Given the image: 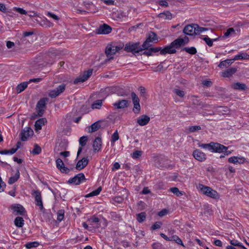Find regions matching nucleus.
<instances>
[{"instance_id": "obj_33", "label": "nucleus", "mask_w": 249, "mask_h": 249, "mask_svg": "<svg viewBox=\"0 0 249 249\" xmlns=\"http://www.w3.org/2000/svg\"><path fill=\"white\" fill-rule=\"evenodd\" d=\"M104 100H97L95 101L92 105V109H100L102 105Z\"/></svg>"}, {"instance_id": "obj_25", "label": "nucleus", "mask_w": 249, "mask_h": 249, "mask_svg": "<svg viewBox=\"0 0 249 249\" xmlns=\"http://www.w3.org/2000/svg\"><path fill=\"white\" fill-rule=\"evenodd\" d=\"M231 87L234 89L243 91L247 89V87L246 84L239 82H236L232 84L231 85Z\"/></svg>"}, {"instance_id": "obj_2", "label": "nucleus", "mask_w": 249, "mask_h": 249, "mask_svg": "<svg viewBox=\"0 0 249 249\" xmlns=\"http://www.w3.org/2000/svg\"><path fill=\"white\" fill-rule=\"evenodd\" d=\"M206 28L200 27L197 24L188 25L186 26L183 31V32L187 35L193 36L194 35H198L203 31L207 30Z\"/></svg>"}, {"instance_id": "obj_48", "label": "nucleus", "mask_w": 249, "mask_h": 249, "mask_svg": "<svg viewBox=\"0 0 249 249\" xmlns=\"http://www.w3.org/2000/svg\"><path fill=\"white\" fill-rule=\"evenodd\" d=\"M64 211L63 210H59L57 212V219L58 221H61L64 218Z\"/></svg>"}, {"instance_id": "obj_58", "label": "nucleus", "mask_w": 249, "mask_h": 249, "mask_svg": "<svg viewBox=\"0 0 249 249\" xmlns=\"http://www.w3.org/2000/svg\"><path fill=\"white\" fill-rule=\"evenodd\" d=\"M230 243L232 246L239 247V246H241V243L238 242L236 240L233 239V240H231L230 241Z\"/></svg>"}, {"instance_id": "obj_35", "label": "nucleus", "mask_w": 249, "mask_h": 249, "mask_svg": "<svg viewBox=\"0 0 249 249\" xmlns=\"http://www.w3.org/2000/svg\"><path fill=\"white\" fill-rule=\"evenodd\" d=\"M101 191H102V187H99L96 190H95L94 191H93L91 193L87 194L86 196V197H91V196H97V195H98L100 193Z\"/></svg>"}, {"instance_id": "obj_18", "label": "nucleus", "mask_w": 249, "mask_h": 249, "mask_svg": "<svg viewBox=\"0 0 249 249\" xmlns=\"http://www.w3.org/2000/svg\"><path fill=\"white\" fill-rule=\"evenodd\" d=\"M116 51L114 47V45L112 44H108L105 50V53L107 57H109V59H112L113 57L112 56L116 53Z\"/></svg>"}, {"instance_id": "obj_49", "label": "nucleus", "mask_w": 249, "mask_h": 249, "mask_svg": "<svg viewBox=\"0 0 249 249\" xmlns=\"http://www.w3.org/2000/svg\"><path fill=\"white\" fill-rule=\"evenodd\" d=\"M142 154V151L137 150L134 151L132 154V158L133 159H137L141 157Z\"/></svg>"}, {"instance_id": "obj_56", "label": "nucleus", "mask_w": 249, "mask_h": 249, "mask_svg": "<svg viewBox=\"0 0 249 249\" xmlns=\"http://www.w3.org/2000/svg\"><path fill=\"white\" fill-rule=\"evenodd\" d=\"M228 162L234 164H237V157L233 156L229 158Z\"/></svg>"}, {"instance_id": "obj_32", "label": "nucleus", "mask_w": 249, "mask_h": 249, "mask_svg": "<svg viewBox=\"0 0 249 249\" xmlns=\"http://www.w3.org/2000/svg\"><path fill=\"white\" fill-rule=\"evenodd\" d=\"M14 223L15 225L19 228H21L24 225V220L21 217H17L15 218Z\"/></svg>"}, {"instance_id": "obj_15", "label": "nucleus", "mask_w": 249, "mask_h": 249, "mask_svg": "<svg viewBox=\"0 0 249 249\" xmlns=\"http://www.w3.org/2000/svg\"><path fill=\"white\" fill-rule=\"evenodd\" d=\"M194 158L199 161H203L206 160V154L199 149H196L193 153Z\"/></svg>"}, {"instance_id": "obj_14", "label": "nucleus", "mask_w": 249, "mask_h": 249, "mask_svg": "<svg viewBox=\"0 0 249 249\" xmlns=\"http://www.w3.org/2000/svg\"><path fill=\"white\" fill-rule=\"evenodd\" d=\"M56 165L58 169L62 173L68 174L71 171V169L65 166L63 161L60 158L56 160Z\"/></svg>"}, {"instance_id": "obj_62", "label": "nucleus", "mask_w": 249, "mask_h": 249, "mask_svg": "<svg viewBox=\"0 0 249 249\" xmlns=\"http://www.w3.org/2000/svg\"><path fill=\"white\" fill-rule=\"evenodd\" d=\"M159 4L161 6L168 7V3L165 0H161L159 2Z\"/></svg>"}, {"instance_id": "obj_7", "label": "nucleus", "mask_w": 249, "mask_h": 249, "mask_svg": "<svg viewBox=\"0 0 249 249\" xmlns=\"http://www.w3.org/2000/svg\"><path fill=\"white\" fill-rule=\"evenodd\" d=\"M87 179L83 173H79L75 175L74 177L70 178L68 181V183L72 184L75 185H78L81 183L86 181Z\"/></svg>"}, {"instance_id": "obj_28", "label": "nucleus", "mask_w": 249, "mask_h": 249, "mask_svg": "<svg viewBox=\"0 0 249 249\" xmlns=\"http://www.w3.org/2000/svg\"><path fill=\"white\" fill-rule=\"evenodd\" d=\"M28 84V82H23L18 84L16 87L17 92L18 93H20L24 90L27 87Z\"/></svg>"}, {"instance_id": "obj_60", "label": "nucleus", "mask_w": 249, "mask_h": 249, "mask_svg": "<svg viewBox=\"0 0 249 249\" xmlns=\"http://www.w3.org/2000/svg\"><path fill=\"white\" fill-rule=\"evenodd\" d=\"M237 163L239 164H242L245 162L246 160L244 157H237Z\"/></svg>"}, {"instance_id": "obj_4", "label": "nucleus", "mask_w": 249, "mask_h": 249, "mask_svg": "<svg viewBox=\"0 0 249 249\" xmlns=\"http://www.w3.org/2000/svg\"><path fill=\"white\" fill-rule=\"evenodd\" d=\"M145 49L142 47V45L141 46L139 42L134 43L129 42L125 44L124 50L127 52H131L136 55V53H139Z\"/></svg>"}, {"instance_id": "obj_11", "label": "nucleus", "mask_w": 249, "mask_h": 249, "mask_svg": "<svg viewBox=\"0 0 249 249\" xmlns=\"http://www.w3.org/2000/svg\"><path fill=\"white\" fill-rule=\"evenodd\" d=\"M34 134L33 130L29 127H26L23 129H22L20 133V140L22 141H26Z\"/></svg>"}, {"instance_id": "obj_6", "label": "nucleus", "mask_w": 249, "mask_h": 249, "mask_svg": "<svg viewBox=\"0 0 249 249\" xmlns=\"http://www.w3.org/2000/svg\"><path fill=\"white\" fill-rule=\"evenodd\" d=\"M157 41H158V37L157 34L155 32L150 31L148 33L147 38L142 44V47L144 49H147L151 46V44H150V42Z\"/></svg>"}, {"instance_id": "obj_22", "label": "nucleus", "mask_w": 249, "mask_h": 249, "mask_svg": "<svg viewBox=\"0 0 249 249\" xmlns=\"http://www.w3.org/2000/svg\"><path fill=\"white\" fill-rule=\"evenodd\" d=\"M47 122V120L46 118H41L35 122V130L36 131H37L38 130H40L42 128V126L44 125Z\"/></svg>"}, {"instance_id": "obj_43", "label": "nucleus", "mask_w": 249, "mask_h": 249, "mask_svg": "<svg viewBox=\"0 0 249 249\" xmlns=\"http://www.w3.org/2000/svg\"><path fill=\"white\" fill-rule=\"evenodd\" d=\"M119 139V136L117 130H116L111 136V142L114 143Z\"/></svg>"}, {"instance_id": "obj_12", "label": "nucleus", "mask_w": 249, "mask_h": 249, "mask_svg": "<svg viewBox=\"0 0 249 249\" xmlns=\"http://www.w3.org/2000/svg\"><path fill=\"white\" fill-rule=\"evenodd\" d=\"M11 207L15 215H24L26 213L25 208L20 204H15L11 205Z\"/></svg>"}, {"instance_id": "obj_53", "label": "nucleus", "mask_w": 249, "mask_h": 249, "mask_svg": "<svg viewBox=\"0 0 249 249\" xmlns=\"http://www.w3.org/2000/svg\"><path fill=\"white\" fill-rule=\"evenodd\" d=\"M174 91L178 96L180 97H183L185 95L184 92L183 90L175 89Z\"/></svg>"}, {"instance_id": "obj_10", "label": "nucleus", "mask_w": 249, "mask_h": 249, "mask_svg": "<svg viewBox=\"0 0 249 249\" xmlns=\"http://www.w3.org/2000/svg\"><path fill=\"white\" fill-rule=\"evenodd\" d=\"M66 85L62 84L54 89L50 90L49 96L51 98H55L62 93L65 89Z\"/></svg>"}, {"instance_id": "obj_26", "label": "nucleus", "mask_w": 249, "mask_h": 249, "mask_svg": "<svg viewBox=\"0 0 249 249\" xmlns=\"http://www.w3.org/2000/svg\"><path fill=\"white\" fill-rule=\"evenodd\" d=\"M20 177L19 169H17L14 176H11L8 181L9 184H13L18 180Z\"/></svg>"}, {"instance_id": "obj_37", "label": "nucleus", "mask_w": 249, "mask_h": 249, "mask_svg": "<svg viewBox=\"0 0 249 249\" xmlns=\"http://www.w3.org/2000/svg\"><path fill=\"white\" fill-rule=\"evenodd\" d=\"M182 51H185L187 53L191 54H195L197 52L196 49L194 47H185L182 49Z\"/></svg>"}, {"instance_id": "obj_50", "label": "nucleus", "mask_w": 249, "mask_h": 249, "mask_svg": "<svg viewBox=\"0 0 249 249\" xmlns=\"http://www.w3.org/2000/svg\"><path fill=\"white\" fill-rule=\"evenodd\" d=\"M162 225V223L160 221H157L155 222L151 227V229L153 230H155L158 229H160Z\"/></svg>"}, {"instance_id": "obj_34", "label": "nucleus", "mask_w": 249, "mask_h": 249, "mask_svg": "<svg viewBox=\"0 0 249 249\" xmlns=\"http://www.w3.org/2000/svg\"><path fill=\"white\" fill-rule=\"evenodd\" d=\"M159 17L167 19H171L172 18V15L169 11H167L165 12L160 13L159 15Z\"/></svg>"}, {"instance_id": "obj_57", "label": "nucleus", "mask_w": 249, "mask_h": 249, "mask_svg": "<svg viewBox=\"0 0 249 249\" xmlns=\"http://www.w3.org/2000/svg\"><path fill=\"white\" fill-rule=\"evenodd\" d=\"M111 215L115 220H119L121 218V216L119 214H118L115 212H111Z\"/></svg>"}, {"instance_id": "obj_20", "label": "nucleus", "mask_w": 249, "mask_h": 249, "mask_svg": "<svg viewBox=\"0 0 249 249\" xmlns=\"http://www.w3.org/2000/svg\"><path fill=\"white\" fill-rule=\"evenodd\" d=\"M128 101L126 100H120L113 104L114 107L118 109L127 107L128 106Z\"/></svg>"}, {"instance_id": "obj_29", "label": "nucleus", "mask_w": 249, "mask_h": 249, "mask_svg": "<svg viewBox=\"0 0 249 249\" xmlns=\"http://www.w3.org/2000/svg\"><path fill=\"white\" fill-rule=\"evenodd\" d=\"M233 58L231 59H226L225 60L221 61L218 66L220 68H222L223 67H227L233 63Z\"/></svg>"}, {"instance_id": "obj_31", "label": "nucleus", "mask_w": 249, "mask_h": 249, "mask_svg": "<svg viewBox=\"0 0 249 249\" xmlns=\"http://www.w3.org/2000/svg\"><path fill=\"white\" fill-rule=\"evenodd\" d=\"M219 38H220V36L218 37V38H214V39H211L210 38L208 37V36H206L203 38V40L205 41V43L209 46L212 47L213 45V42L216 41L218 40Z\"/></svg>"}, {"instance_id": "obj_30", "label": "nucleus", "mask_w": 249, "mask_h": 249, "mask_svg": "<svg viewBox=\"0 0 249 249\" xmlns=\"http://www.w3.org/2000/svg\"><path fill=\"white\" fill-rule=\"evenodd\" d=\"M249 59V55L247 53H240L234 56L233 58L234 61L237 60H243V59Z\"/></svg>"}, {"instance_id": "obj_13", "label": "nucleus", "mask_w": 249, "mask_h": 249, "mask_svg": "<svg viewBox=\"0 0 249 249\" xmlns=\"http://www.w3.org/2000/svg\"><path fill=\"white\" fill-rule=\"evenodd\" d=\"M104 123L103 121H97L93 124H92L90 126L87 127L88 130L87 131L89 133H92L94 132H95L97 131L98 129H99L100 128H103L105 126V125H103L101 124H103Z\"/></svg>"}, {"instance_id": "obj_16", "label": "nucleus", "mask_w": 249, "mask_h": 249, "mask_svg": "<svg viewBox=\"0 0 249 249\" xmlns=\"http://www.w3.org/2000/svg\"><path fill=\"white\" fill-rule=\"evenodd\" d=\"M112 28L109 25L104 24L96 29L98 34H108L111 32Z\"/></svg>"}, {"instance_id": "obj_9", "label": "nucleus", "mask_w": 249, "mask_h": 249, "mask_svg": "<svg viewBox=\"0 0 249 249\" xmlns=\"http://www.w3.org/2000/svg\"><path fill=\"white\" fill-rule=\"evenodd\" d=\"M92 70L89 69L86 71H84L82 75L76 78L73 81L74 84H78L86 81L91 75Z\"/></svg>"}, {"instance_id": "obj_39", "label": "nucleus", "mask_w": 249, "mask_h": 249, "mask_svg": "<svg viewBox=\"0 0 249 249\" xmlns=\"http://www.w3.org/2000/svg\"><path fill=\"white\" fill-rule=\"evenodd\" d=\"M171 241H175L177 244L181 245L183 247H185L183 245L181 239L177 235H173L171 236Z\"/></svg>"}, {"instance_id": "obj_47", "label": "nucleus", "mask_w": 249, "mask_h": 249, "mask_svg": "<svg viewBox=\"0 0 249 249\" xmlns=\"http://www.w3.org/2000/svg\"><path fill=\"white\" fill-rule=\"evenodd\" d=\"M88 141V138L87 136H82L81 137L79 140V144L81 146H84L86 144V142Z\"/></svg>"}, {"instance_id": "obj_27", "label": "nucleus", "mask_w": 249, "mask_h": 249, "mask_svg": "<svg viewBox=\"0 0 249 249\" xmlns=\"http://www.w3.org/2000/svg\"><path fill=\"white\" fill-rule=\"evenodd\" d=\"M183 41L182 38L179 37L172 42V45H174L175 49H178L180 48L181 46L184 45Z\"/></svg>"}, {"instance_id": "obj_5", "label": "nucleus", "mask_w": 249, "mask_h": 249, "mask_svg": "<svg viewBox=\"0 0 249 249\" xmlns=\"http://www.w3.org/2000/svg\"><path fill=\"white\" fill-rule=\"evenodd\" d=\"M48 100L47 98L41 99L37 103L36 107L37 114H35L32 116V119H35L37 117H41L44 114L45 109L46 108V102Z\"/></svg>"}, {"instance_id": "obj_8", "label": "nucleus", "mask_w": 249, "mask_h": 249, "mask_svg": "<svg viewBox=\"0 0 249 249\" xmlns=\"http://www.w3.org/2000/svg\"><path fill=\"white\" fill-rule=\"evenodd\" d=\"M32 195L35 197L36 205L38 206L40 210L42 211L44 209L43 205L41 193L38 190H34Z\"/></svg>"}, {"instance_id": "obj_1", "label": "nucleus", "mask_w": 249, "mask_h": 249, "mask_svg": "<svg viewBox=\"0 0 249 249\" xmlns=\"http://www.w3.org/2000/svg\"><path fill=\"white\" fill-rule=\"evenodd\" d=\"M198 146L207 149L213 153H221L225 152V155H230L231 151L228 150L229 147L218 142H211L209 143L199 144Z\"/></svg>"}, {"instance_id": "obj_17", "label": "nucleus", "mask_w": 249, "mask_h": 249, "mask_svg": "<svg viewBox=\"0 0 249 249\" xmlns=\"http://www.w3.org/2000/svg\"><path fill=\"white\" fill-rule=\"evenodd\" d=\"M176 50L174 45H172V42L168 46H165L164 48H161L160 54L165 55L167 53L172 54L176 53Z\"/></svg>"}, {"instance_id": "obj_59", "label": "nucleus", "mask_w": 249, "mask_h": 249, "mask_svg": "<svg viewBox=\"0 0 249 249\" xmlns=\"http://www.w3.org/2000/svg\"><path fill=\"white\" fill-rule=\"evenodd\" d=\"M197 96H192V100L193 101V103L195 104V105H200V103H201V102H200L197 99Z\"/></svg>"}, {"instance_id": "obj_21", "label": "nucleus", "mask_w": 249, "mask_h": 249, "mask_svg": "<svg viewBox=\"0 0 249 249\" xmlns=\"http://www.w3.org/2000/svg\"><path fill=\"white\" fill-rule=\"evenodd\" d=\"M89 160L87 158H83L82 160H79L76 164V168L78 170L84 169L88 164Z\"/></svg>"}, {"instance_id": "obj_54", "label": "nucleus", "mask_w": 249, "mask_h": 249, "mask_svg": "<svg viewBox=\"0 0 249 249\" xmlns=\"http://www.w3.org/2000/svg\"><path fill=\"white\" fill-rule=\"evenodd\" d=\"M150 49L151 52L153 54L154 53H156L159 52H160V53L161 50V47H152V48H150Z\"/></svg>"}, {"instance_id": "obj_51", "label": "nucleus", "mask_w": 249, "mask_h": 249, "mask_svg": "<svg viewBox=\"0 0 249 249\" xmlns=\"http://www.w3.org/2000/svg\"><path fill=\"white\" fill-rule=\"evenodd\" d=\"M13 10L20 13L21 15H26L27 12L21 8L15 7L13 8Z\"/></svg>"}, {"instance_id": "obj_52", "label": "nucleus", "mask_w": 249, "mask_h": 249, "mask_svg": "<svg viewBox=\"0 0 249 249\" xmlns=\"http://www.w3.org/2000/svg\"><path fill=\"white\" fill-rule=\"evenodd\" d=\"M141 110V106L140 103L134 104L133 111L135 113H139Z\"/></svg>"}, {"instance_id": "obj_23", "label": "nucleus", "mask_w": 249, "mask_h": 249, "mask_svg": "<svg viewBox=\"0 0 249 249\" xmlns=\"http://www.w3.org/2000/svg\"><path fill=\"white\" fill-rule=\"evenodd\" d=\"M102 146V140L99 137H97L95 139L93 142V148L94 152L99 151L101 148Z\"/></svg>"}, {"instance_id": "obj_36", "label": "nucleus", "mask_w": 249, "mask_h": 249, "mask_svg": "<svg viewBox=\"0 0 249 249\" xmlns=\"http://www.w3.org/2000/svg\"><path fill=\"white\" fill-rule=\"evenodd\" d=\"M146 218V213L142 212L137 214V220L140 223L143 222Z\"/></svg>"}, {"instance_id": "obj_64", "label": "nucleus", "mask_w": 249, "mask_h": 249, "mask_svg": "<svg viewBox=\"0 0 249 249\" xmlns=\"http://www.w3.org/2000/svg\"><path fill=\"white\" fill-rule=\"evenodd\" d=\"M89 221L91 222L92 223H97L100 221V219L99 218L96 217H91L89 220Z\"/></svg>"}, {"instance_id": "obj_19", "label": "nucleus", "mask_w": 249, "mask_h": 249, "mask_svg": "<svg viewBox=\"0 0 249 249\" xmlns=\"http://www.w3.org/2000/svg\"><path fill=\"white\" fill-rule=\"evenodd\" d=\"M150 119L148 116L142 115L140 116L137 119V123L141 126L146 125L150 121Z\"/></svg>"}, {"instance_id": "obj_61", "label": "nucleus", "mask_w": 249, "mask_h": 249, "mask_svg": "<svg viewBox=\"0 0 249 249\" xmlns=\"http://www.w3.org/2000/svg\"><path fill=\"white\" fill-rule=\"evenodd\" d=\"M47 15L56 20H58L59 19V17L55 15V14L52 13L48 12Z\"/></svg>"}, {"instance_id": "obj_46", "label": "nucleus", "mask_w": 249, "mask_h": 249, "mask_svg": "<svg viewBox=\"0 0 249 249\" xmlns=\"http://www.w3.org/2000/svg\"><path fill=\"white\" fill-rule=\"evenodd\" d=\"M16 152V149H10V150H0V154L2 155H6V154H11L12 155L14 154Z\"/></svg>"}, {"instance_id": "obj_24", "label": "nucleus", "mask_w": 249, "mask_h": 249, "mask_svg": "<svg viewBox=\"0 0 249 249\" xmlns=\"http://www.w3.org/2000/svg\"><path fill=\"white\" fill-rule=\"evenodd\" d=\"M237 71L236 68H231L221 73V76L223 77H229L234 74Z\"/></svg>"}, {"instance_id": "obj_38", "label": "nucleus", "mask_w": 249, "mask_h": 249, "mask_svg": "<svg viewBox=\"0 0 249 249\" xmlns=\"http://www.w3.org/2000/svg\"><path fill=\"white\" fill-rule=\"evenodd\" d=\"M170 191L178 196H180L183 195V192L179 191L177 187L171 188L170 189Z\"/></svg>"}, {"instance_id": "obj_3", "label": "nucleus", "mask_w": 249, "mask_h": 249, "mask_svg": "<svg viewBox=\"0 0 249 249\" xmlns=\"http://www.w3.org/2000/svg\"><path fill=\"white\" fill-rule=\"evenodd\" d=\"M197 188L203 194L210 197L214 199L219 198L218 193L210 187L204 186L202 184H199Z\"/></svg>"}, {"instance_id": "obj_44", "label": "nucleus", "mask_w": 249, "mask_h": 249, "mask_svg": "<svg viewBox=\"0 0 249 249\" xmlns=\"http://www.w3.org/2000/svg\"><path fill=\"white\" fill-rule=\"evenodd\" d=\"M201 128L199 125L190 126L188 128V130L191 133H193L201 130Z\"/></svg>"}, {"instance_id": "obj_63", "label": "nucleus", "mask_w": 249, "mask_h": 249, "mask_svg": "<svg viewBox=\"0 0 249 249\" xmlns=\"http://www.w3.org/2000/svg\"><path fill=\"white\" fill-rule=\"evenodd\" d=\"M167 213H168V210H167L166 209H163L159 212L158 215L160 217H162V216L165 215V214H166Z\"/></svg>"}, {"instance_id": "obj_41", "label": "nucleus", "mask_w": 249, "mask_h": 249, "mask_svg": "<svg viewBox=\"0 0 249 249\" xmlns=\"http://www.w3.org/2000/svg\"><path fill=\"white\" fill-rule=\"evenodd\" d=\"M232 33H235V31L232 28H229L226 32L224 33V35L223 36L220 38H225L229 37Z\"/></svg>"}, {"instance_id": "obj_40", "label": "nucleus", "mask_w": 249, "mask_h": 249, "mask_svg": "<svg viewBox=\"0 0 249 249\" xmlns=\"http://www.w3.org/2000/svg\"><path fill=\"white\" fill-rule=\"evenodd\" d=\"M39 244L37 242H29L25 244V247L28 249H30L34 247H36L38 246Z\"/></svg>"}, {"instance_id": "obj_55", "label": "nucleus", "mask_w": 249, "mask_h": 249, "mask_svg": "<svg viewBox=\"0 0 249 249\" xmlns=\"http://www.w3.org/2000/svg\"><path fill=\"white\" fill-rule=\"evenodd\" d=\"M162 245L159 243H154L152 244L153 249H162Z\"/></svg>"}, {"instance_id": "obj_45", "label": "nucleus", "mask_w": 249, "mask_h": 249, "mask_svg": "<svg viewBox=\"0 0 249 249\" xmlns=\"http://www.w3.org/2000/svg\"><path fill=\"white\" fill-rule=\"evenodd\" d=\"M131 95L133 103L134 105V104L140 103V99L135 92H132L131 93Z\"/></svg>"}, {"instance_id": "obj_42", "label": "nucleus", "mask_w": 249, "mask_h": 249, "mask_svg": "<svg viewBox=\"0 0 249 249\" xmlns=\"http://www.w3.org/2000/svg\"><path fill=\"white\" fill-rule=\"evenodd\" d=\"M41 151V148L37 144H35L34 145V148L33 149L32 153L34 155H38L40 153Z\"/></svg>"}]
</instances>
